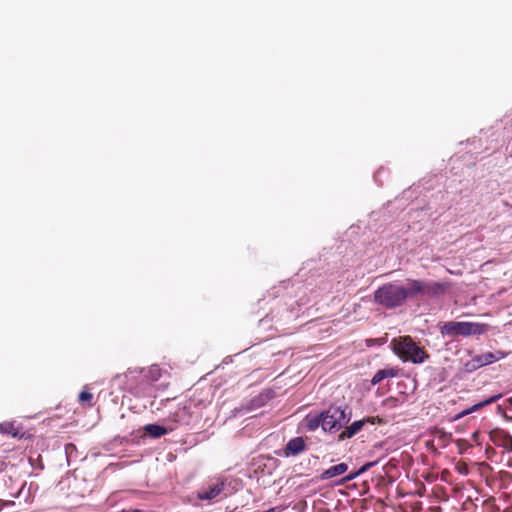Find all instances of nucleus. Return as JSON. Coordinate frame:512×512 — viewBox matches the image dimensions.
I'll return each mask as SVG.
<instances>
[{"label":"nucleus","mask_w":512,"mask_h":512,"mask_svg":"<svg viewBox=\"0 0 512 512\" xmlns=\"http://www.w3.org/2000/svg\"><path fill=\"white\" fill-rule=\"evenodd\" d=\"M505 355L506 354L502 351L485 352L480 355L472 357L469 361L465 363L464 367L467 372H473L483 366L492 364L496 361L503 359Z\"/></svg>","instance_id":"nucleus-6"},{"label":"nucleus","mask_w":512,"mask_h":512,"mask_svg":"<svg viewBox=\"0 0 512 512\" xmlns=\"http://www.w3.org/2000/svg\"><path fill=\"white\" fill-rule=\"evenodd\" d=\"M457 471L461 474H467L468 473V467L465 463L459 464L457 466Z\"/></svg>","instance_id":"nucleus-24"},{"label":"nucleus","mask_w":512,"mask_h":512,"mask_svg":"<svg viewBox=\"0 0 512 512\" xmlns=\"http://www.w3.org/2000/svg\"><path fill=\"white\" fill-rule=\"evenodd\" d=\"M227 482L224 478H214L203 484L196 492L197 499L208 504L219 502L228 496Z\"/></svg>","instance_id":"nucleus-3"},{"label":"nucleus","mask_w":512,"mask_h":512,"mask_svg":"<svg viewBox=\"0 0 512 512\" xmlns=\"http://www.w3.org/2000/svg\"><path fill=\"white\" fill-rule=\"evenodd\" d=\"M391 346L393 352L403 362L420 364L429 357L425 349L417 345L410 336H400L392 339Z\"/></svg>","instance_id":"nucleus-2"},{"label":"nucleus","mask_w":512,"mask_h":512,"mask_svg":"<svg viewBox=\"0 0 512 512\" xmlns=\"http://www.w3.org/2000/svg\"><path fill=\"white\" fill-rule=\"evenodd\" d=\"M0 432L10 434L13 437H17L19 434L17 428H15L14 425L11 423L0 424Z\"/></svg>","instance_id":"nucleus-18"},{"label":"nucleus","mask_w":512,"mask_h":512,"mask_svg":"<svg viewBox=\"0 0 512 512\" xmlns=\"http://www.w3.org/2000/svg\"><path fill=\"white\" fill-rule=\"evenodd\" d=\"M14 505H15V502L13 500L0 499V512H2L6 506H14Z\"/></svg>","instance_id":"nucleus-21"},{"label":"nucleus","mask_w":512,"mask_h":512,"mask_svg":"<svg viewBox=\"0 0 512 512\" xmlns=\"http://www.w3.org/2000/svg\"><path fill=\"white\" fill-rule=\"evenodd\" d=\"M399 374V368L397 367H390V368H384L381 370H378L375 375L371 379L372 385L379 384L382 380L386 378H394L398 376Z\"/></svg>","instance_id":"nucleus-11"},{"label":"nucleus","mask_w":512,"mask_h":512,"mask_svg":"<svg viewBox=\"0 0 512 512\" xmlns=\"http://www.w3.org/2000/svg\"><path fill=\"white\" fill-rule=\"evenodd\" d=\"M319 426L323 428V418H322V412L315 416H307L305 418V427L309 431L316 430Z\"/></svg>","instance_id":"nucleus-13"},{"label":"nucleus","mask_w":512,"mask_h":512,"mask_svg":"<svg viewBox=\"0 0 512 512\" xmlns=\"http://www.w3.org/2000/svg\"><path fill=\"white\" fill-rule=\"evenodd\" d=\"M347 407L330 406L322 412L323 430L325 432H337L346 425L351 418V412H347Z\"/></svg>","instance_id":"nucleus-5"},{"label":"nucleus","mask_w":512,"mask_h":512,"mask_svg":"<svg viewBox=\"0 0 512 512\" xmlns=\"http://www.w3.org/2000/svg\"><path fill=\"white\" fill-rule=\"evenodd\" d=\"M372 465H373V463H368V464L364 465L358 472H355V473H352V474H349L348 476H346L345 480L350 481V480L354 479L356 476H358L360 473L366 471Z\"/></svg>","instance_id":"nucleus-19"},{"label":"nucleus","mask_w":512,"mask_h":512,"mask_svg":"<svg viewBox=\"0 0 512 512\" xmlns=\"http://www.w3.org/2000/svg\"><path fill=\"white\" fill-rule=\"evenodd\" d=\"M506 476H509L510 478L512 477V475L509 473V472H503Z\"/></svg>","instance_id":"nucleus-25"},{"label":"nucleus","mask_w":512,"mask_h":512,"mask_svg":"<svg viewBox=\"0 0 512 512\" xmlns=\"http://www.w3.org/2000/svg\"><path fill=\"white\" fill-rule=\"evenodd\" d=\"M486 331V325L475 322H457V321H449L444 323L440 332L443 336L448 337H457L463 336L468 337L471 335H480Z\"/></svg>","instance_id":"nucleus-4"},{"label":"nucleus","mask_w":512,"mask_h":512,"mask_svg":"<svg viewBox=\"0 0 512 512\" xmlns=\"http://www.w3.org/2000/svg\"><path fill=\"white\" fill-rule=\"evenodd\" d=\"M447 289L448 284L444 282L407 279L406 286L395 282L383 284L374 292V301L387 309H393L403 305L409 297L436 296L444 293Z\"/></svg>","instance_id":"nucleus-1"},{"label":"nucleus","mask_w":512,"mask_h":512,"mask_svg":"<svg viewBox=\"0 0 512 512\" xmlns=\"http://www.w3.org/2000/svg\"><path fill=\"white\" fill-rule=\"evenodd\" d=\"M502 397V394H496V395H493L475 405H473L472 407L468 408V409H465L461 412H459L458 414H456L454 416V420H459L467 415H469L470 413L472 412H475V411H478L480 409H482L483 407L487 406V405H490L492 403H495L496 401H498L500 398Z\"/></svg>","instance_id":"nucleus-10"},{"label":"nucleus","mask_w":512,"mask_h":512,"mask_svg":"<svg viewBox=\"0 0 512 512\" xmlns=\"http://www.w3.org/2000/svg\"><path fill=\"white\" fill-rule=\"evenodd\" d=\"M434 438L441 448H445L450 443L452 434L443 429H437L434 433Z\"/></svg>","instance_id":"nucleus-14"},{"label":"nucleus","mask_w":512,"mask_h":512,"mask_svg":"<svg viewBox=\"0 0 512 512\" xmlns=\"http://www.w3.org/2000/svg\"><path fill=\"white\" fill-rule=\"evenodd\" d=\"M144 430L153 438H159L167 433L166 428L157 424H148L145 426Z\"/></svg>","instance_id":"nucleus-15"},{"label":"nucleus","mask_w":512,"mask_h":512,"mask_svg":"<svg viewBox=\"0 0 512 512\" xmlns=\"http://www.w3.org/2000/svg\"><path fill=\"white\" fill-rule=\"evenodd\" d=\"M171 418L176 424L189 425L192 418V413L189 405H183L178 407L172 414Z\"/></svg>","instance_id":"nucleus-9"},{"label":"nucleus","mask_w":512,"mask_h":512,"mask_svg":"<svg viewBox=\"0 0 512 512\" xmlns=\"http://www.w3.org/2000/svg\"><path fill=\"white\" fill-rule=\"evenodd\" d=\"M375 423L383 424L382 418L376 417H365L361 420L354 421L351 425L346 426L344 430L338 435V441L350 439L355 436L366 424L374 425Z\"/></svg>","instance_id":"nucleus-7"},{"label":"nucleus","mask_w":512,"mask_h":512,"mask_svg":"<svg viewBox=\"0 0 512 512\" xmlns=\"http://www.w3.org/2000/svg\"><path fill=\"white\" fill-rule=\"evenodd\" d=\"M348 469V465L346 463H339L337 465L331 466L328 469L324 470L321 473V480H328L334 478L336 476H340L344 474Z\"/></svg>","instance_id":"nucleus-12"},{"label":"nucleus","mask_w":512,"mask_h":512,"mask_svg":"<svg viewBox=\"0 0 512 512\" xmlns=\"http://www.w3.org/2000/svg\"><path fill=\"white\" fill-rule=\"evenodd\" d=\"M480 466H481V472H482V474H484V473H486V472H489V473H490V472H492V470H493V469H492V467H491L488 463H486V462H482V463L480 464Z\"/></svg>","instance_id":"nucleus-23"},{"label":"nucleus","mask_w":512,"mask_h":512,"mask_svg":"<svg viewBox=\"0 0 512 512\" xmlns=\"http://www.w3.org/2000/svg\"><path fill=\"white\" fill-rule=\"evenodd\" d=\"M306 449L305 439L303 437H295L288 441L284 448L286 457L296 456Z\"/></svg>","instance_id":"nucleus-8"},{"label":"nucleus","mask_w":512,"mask_h":512,"mask_svg":"<svg viewBox=\"0 0 512 512\" xmlns=\"http://www.w3.org/2000/svg\"><path fill=\"white\" fill-rule=\"evenodd\" d=\"M93 394L85 387L78 395V402L82 406L92 407Z\"/></svg>","instance_id":"nucleus-16"},{"label":"nucleus","mask_w":512,"mask_h":512,"mask_svg":"<svg viewBox=\"0 0 512 512\" xmlns=\"http://www.w3.org/2000/svg\"><path fill=\"white\" fill-rule=\"evenodd\" d=\"M384 403L389 407H396L398 405V399L395 397H388Z\"/></svg>","instance_id":"nucleus-22"},{"label":"nucleus","mask_w":512,"mask_h":512,"mask_svg":"<svg viewBox=\"0 0 512 512\" xmlns=\"http://www.w3.org/2000/svg\"><path fill=\"white\" fill-rule=\"evenodd\" d=\"M77 448L73 443H67L65 445V452L67 454V457H71L73 452H76Z\"/></svg>","instance_id":"nucleus-20"},{"label":"nucleus","mask_w":512,"mask_h":512,"mask_svg":"<svg viewBox=\"0 0 512 512\" xmlns=\"http://www.w3.org/2000/svg\"><path fill=\"white\" fill-rule=\"evenodd\" d=\"M162 376L161 368L158 365H151L145 374V378L148 380L155 382L158 381Z\"/></svg>","instance_id":"nucleus-17"}]
</instances>
